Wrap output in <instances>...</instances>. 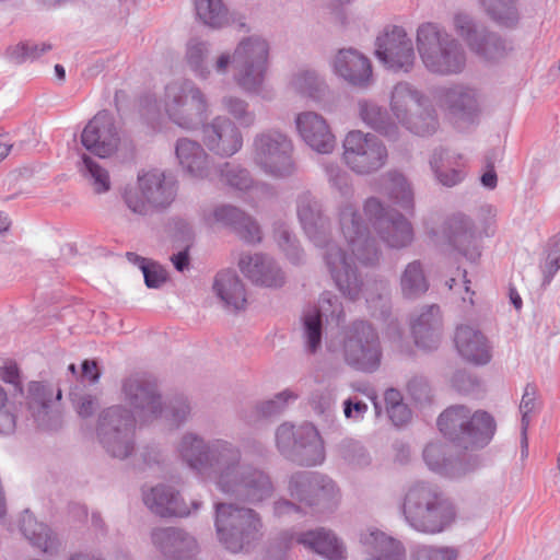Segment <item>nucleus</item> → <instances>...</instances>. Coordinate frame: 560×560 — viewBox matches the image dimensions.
I'll list each match as a JSON object with an SVG mask.
<instances>
[{"label": "nucleus", "mask_w": 560, "mask_h": 560, "mask_svg": "<svg viewBox=\"0 0 560 560\" xmlns=\"http://www.w3.org/2000/svg\"><path fill=\"white\" fill-rule=\"evenodd\" d=\"M364 215L366 222L361 225L352 206L345 207L340 212L341 231L360 261L364 264L370 261V258L362 254L369 246L370 229L392 247H402L412 241L410 223L401 215H395L385 210L378 200L374 198L366 200Z\"/></svg>", "instance_id": "obj_1"}, {"label": "nucleus", "mask_w": 560, "mask_h": 560, "mask_svg": "<svg viewBox=\"0 0 560 560\" xmlns=\"http://www.w3.org/2000/svg\"><path fill=\"white\" fill-rule=\"evenodd\" d=\"M402 513L417 530L441 533L455 520L453 504L438 489L424 482L410 486L404 497Z\"/></svg>", "instance_id": "obj_2"}, {"label": "nucleus", "mask_w": 560, "mask_h": 560, "mask_svg": "<svg viewBox=\"0 0 560 560\" xmlns=\"http://www.w3.org/2000/svg\"><path fill=\"white\" fill-rule=\"evenodd\" d=\"M268 50L266 40L258 37L247 38L238 44L233 56L221 54L214 62V70L225 73L232 69L242 88L255 90L262 81Z\"/></svg>", "instance_id": "obj_3"}, {"label": "nucleus", "mask_w": 560, "mask_h": 560, "mask_svg": "<svg viewBox=\"0 0 560 560\" xmlns=\"http://www.w3.org/2000/svg\"><path fill=\"white\" fill-rule=\"evenodd\" d=\"M154 107L184 128L201 122L208 110L205 95L189 81L167 84L163 96L158 102L154 101Z\"/></svg>", "instance_id": "obj_4"}, {"label": "nucleus", "mask_w": 560, "mask_h": 560, "mask_svg": "<svg viewBox=\"0 0 560 560\" xmlns=\"http://www.w3.org/2000/svg\"><path fill=\"white\" fill-rule=\"evenodd\" d=\"M418 51L424 66L441 74L459 72L465 65V56L456 42L441 33L432 23L423 24L417 35Z\"/></svg>", "instance_id": "obj_5"}, {"label": "nucleus", "mask_w": 560, "mask_h": 560, "mask_svg": "<svg viewBox=\"0 0 560 560\" xmlns=\"http://www.w3.org/2000/svg\"><path fill=\"white\" fill-rule=\"evenodd\" d=\"M215 525L220 541L232 552L242 551L258 539L261 527L253 510L225 503L217 504Z\"/></svg>", "instance_id": "obj_6"}, {"label": "nucleus", "mask_w": 560, "mask_h": 560, "mask_svg": "<svg viewBox=\"0 0 560 560\" xmlns=\"http://www.w3.org/2000/svg\"><path fill=\"white\" fill-rule=\"evenodd\" d=\"M440 431L452 440L469 439L474 445H485L495 432L493 418L477 411L472 416L463 406H453L441 413L438 420Z\"/></svg>", "instance_id": "obj_7"}, {"label": "nucleus", "mask_w": 560, "mask_h": 560, "mask_svg": "<svg viewBox=\"0 0 560 560\" xmlns=\"http://www.w3.org/2000/svg\"><path fill=\"white\" fill-rule=\"evenodd\" d=\"M343 358L350 366L363 372H373L378 368L381 348L371 325L358 322L350 327L343 342Z\"/></svg>", "instance_id": "obj_8"}, {"label": "nucleus", "mask_w": 560, "mask_h": 560, "mask_svg": "<svg viewBox=\"0 0 560 560\" xmlns=\"http://www.w3.org/2000/svg\"><path fill=\"white\" fill-rule=\"evenodd\" d=\"M343 160L355 173L369 174L381 168L387 160V150L374 135L351 131L343 141Z\"/></svg>", "instance_id": "obj_9"}, {"label": "nucleus", "mask_w": 560, "mask_h": 560, "mask_svg": "<svg viewBox=\"0 0 560 560\" xmlns=\"http://www.w3.org/2000/svg\"><path fill=\"white\" fill-rule=\"evenodd\" d=\"M175 197V187L165 182L164 174L153 171L139 176L138 185L125 192V201L135 213H147L151 208H163Z\"/></svg>", "instance_id": "obj_10"}, {"label": "nucleus", "mask_w": 560, "mask_h": 560, "mask_svg": "<svg viewBox=\"0 0 560 560\" xmlns=\"http://www.w3.org/2000/svg\"><path fill=\"white\" fill-rule=\"evenodd\" d=\"M254 161L267 174L281 177L291 174L292 143L280 132L262 133L255 140Z\"/></svg>", "instance_id": "obj_11"}, {"label": "nucleus", "mask_w": 560, "mask_h": 560, "mask_svg": "<svg viewBox=\"0 0 560 560\" xmlns=\"http://www.w3.org/2000/svg\"><path fill=\"white\" fill-rule=\"evenodd\" d=\"M390 108L396 118L417 135L425 136L436 128V119L422 112L420 96L408 84L400 83L394 88Z\"/></svg>", "instance_id": "obj_12"}, {"label": "nucleus", "mask_w": 560, "mask_h": 560, "mask_svg": "<svg viewBox=\"0 0 560 560\" xmlns=\"http://www.w3.org/2000/svg\"><path fill=\"white\" fill-rule=\"evenodd\" d=\"M492 232L491 215L477 224L464 214H455L447 219L443 230L446 241L469 260H476L480 256L477 240Z\"/></svg>", "instance_id": "obj_13"}, {"label": "nucleus", "mask_w": 560, "mask_h": 560, "mask_svg": "<svg viewBox=\"0 0 560 560\" xmlns=\"http://www.w3.org/2000/svg\"><path fill=\"white\" fill-rule=\"evenodd\" d=\"M121 142L119 129L112 114L98 112L84 127L81 133L82 145L98 158L113 155Z\"/></svg>", "instance_id": "obj_14"}, {"label": "nucleus", "mask_w": 560, "mask_h": 560, "mask_svg": "<svg viewBox=\"0 0 560 560\" xmlns=\"http://www.w3.org/2000/svg\"><path fill=\"white\" fill-rule=\"evenodd\" d=\"M133 428L135 419L120 408H110L102 416L103 442L114 457L125 458L131 453L128 438Z\"/></svg>", "instance_id": "obj_15"}, {"label": "nucleus", "mask_w": 560, "mask_h": 560, "mask_svg": "<svg viewBox=\"0 0 560 560\" xmlns=\"http://www.w3.org/2000/svg\"><path fill=\"white\" fill-rule=\"evenodd\" d=\"M376 56L390 70L408 71L412 68L416 56L411 40L400 27H394L377 38Z\"/></svg>", "instance_id": "obj_16"}, {"label": "nucleus", "mask_w": 560, "mask_h": 560, "mask_svg": "<svg viewBox=\"0 0 560 560\" xmlns=\"http://www.w3.org/2000/svg\"><path fill=\"white\" fill-rule=\"evenodd\" d=\"M203 142L208 149L221 156H230L242 147V137L226 118H217L203 128Z\"/></svg>", "instance_id": "obj_17"}, {"label": "nucleus", "mask_w": 560, "mask_h": 560, "mask_svg": "<svg viewBox=\"0 0 560 560\" xmlns=\"http://www.w3.org/2000/svg\"><path fill=\"white\" fill-rule=\"evenodd\" d=\"M238 474L235 468H228L219 478V486L222 491H235L237 494L245 497L249 502H259L271 494V485L267 476L260 471H254L250 476L243 477L235 483L234 488L229 486L230 480H235Z\"/></svg>", "instance_id": "obj_18"}, {"label": "nucleus", "mask_w": 560, "mask_h": 560, "mask_svg": "<svg viewBox=\"0 0 560 560\" xmlns=\"http://www.w3.org/2000/svg\"><path fill=\"white\" fill-rule=\"evenodd\" d=\"M296 127L304 141L319 153H329L335 148V137L326 120L312 112L300 114Z\"/></svg>", "instance_id": "obj_19"}, {"label": "nucleus", "mask_w": 560, "mask_h": 560, "mask_svg": "<svg viewBox=\"0 0 560 560\" xmlns=\"http://www.w3.org/2000/svg\"><path fill=\"white\" fill-rule=\"evenodd\" d=\"M455 346L459 354L468 362L486 364L491 359L487 338L475 327L458 326L455 332Z\"/></svg>", "instance_id": "obj_20"}, {"label": "nucleus", "mask_w": 560, "mask_h": 560, "mask_svg": "<svg viewBox=\"0 0 560 560\" xmlns=\"http://www.w3.org/2000/svg\"><path fill=\"white\" fill-rule=\"evenodd\" d=\"M335 70L354 85H364L372 77L368 58L352 49L339 50L335 60Z\"/></svg>", "instance_id": "obj_21"}, {"label": "nucleus", "mask_w": 560, "mask_h": 560, "mask_svg": "<svg viewBox=\"0 0 560 560\" xmlns=\"http://www.w3.org/2000/svg\"><path fill=\"white\" fill-rule=\"evenodd\" d=\"M124 392L131 406L135 407L139 417H156L160 411V397L151 383L140 380H128L124 385Z\"/></svg>", "instance_id": "obj_22"}, {"label": "nucleus", "mask_w": 560, "mask_h": 560, "mask_svg": "<svg viewBox=\"0 0 560 560\" xmlns=\"http://www.w3.org/2000/svg\"><path fill=\"white\" fill-rule=\"evenodd\" d=\"M326 259L339 290L350 299H355L361 285L346 255L339 248L331 247L327 253Z\"/></svg>", "instance_id": "obj_23"}, {"label": "nucleus", "mask_w": 560, "mask_h": 560, "mask_svg": "<svg viewBox=\"0 0 560 560\" xmlns=\"http://www.w3.org/2000/svg\"><path fill=\"white\" fill-rule=\"evenodd\" d=\"M241 271L254 283L277 287L283 282L282 275L273 264L261 255H246L238 262Z\"/></svg>", "instance_id": "obj_24"}, {"label": "nucleus", "mask_w": 560, "mask_h": 560, "mask_svg": "<svg viewBox=\"0 0 560 560\" xmlns=\"http://www.w3.org/2000/svg\"><path fill=\"white\" fill-rule=\"evenodd\" d=\"M296 541L325 557L328 560H342L346 550L338 539L329 532L316 530L301 534Z\"/></svg>", "instance_id": "obj_25"}, {"label": "nucleus", "mask_w": 560, "mask_h": 560, "mask_svg": "<svg viewBox=\"0 0 560 560\" xmlns=\"http://www.w3.org/2000/svg\"><path fill=\"white\" fill-rule=\"evenodd\" d=\"M145 505L161 516H185L188 510L182 505L178 497L164 487L152 488L144 493Z\"/></svg>", "instance_id": "obj_26"}, {"label": "nucleus", "mask_w": 560, "mask_h": 560, "mask_svg": "<svg viewBox=\"0 0 560 560\" xmlns=\"http://www.w3.org/2000/svg\"><path fill=\"white\" fill-rule=\"evenodd\" d=\"M440 310L435 305L429 306L412 324L411 329L418 347L431 350L439 343L436 326L439 324Z\"/></svg>", "instance_id": "obj_27"}, {"label": "nucleus", "mask_w": 560, "mask_h": 560, "mask_svg": "<svg viewBox=\"0 0 560 560\" xmlns=\"http://www.w3.org/2000/svg\"><path fill=\"white\" fill-rule=\"evenodd\" d=\"M213 215L215 221L232 225L246 242L255 243L260 241L258 225L236 208L221 207L214 211Z\"/></svg>", "instance_id": "obj_28"}, {"label": "nucleus", "mask_w": 560, "mask_h": 560, "mask_svg": "<svg viewBox=\"0 0 560 560\" xmlns=\"http://www.w3.org/2000/svg\"><path fill=\"white\" fill-rule=\"evenodd\" d=\"M214 290L226 305L235 310H241L246 304L244 285L233 271L219 272L214 281Z\"/></svg>", "instance_id": "obj_29"}, {"label": "nucleus", "mask_w": 560, "mask_h": 560, "mask_svg": "<svg viewBox=\"0 0 560 560\" xmlns=\"http://www.w3.org/2000/svg\"><path fill=\"white\" fill-rule=\"evenodd\" d=\"M179 163L194 176H203L207 156L200 145L194 141L182 139L176 145Z\"/></svg>", "instance_id": "obj_30"}, {"label": "nucleus", "mask_w": 560, "mask_h": 560, "mask_svg": "<svg viewBox=\"0 0 560 560\" xmlns=\"http://www.w3.org/2000/svg\"><path fill=\"white\" fill-rule=\"evenodd\" d=\"M454 25L457 33L466 38L472 50L483 55L489 59L495 57V54L492 50H498L497 43H494L492 38H485V43L481 44L477 43L475 40L476 32L474 31L471 22L468 19V16H466L463 13L456 14L454 18Z\"/></svg>", "instance_id": "obj_31"}, {"label": "nucleus", "mask_w": 560, "mask_h": 560, "mask_svg": "<svg viewBox=\"0 0 560 560\" xmlns=\"http://www.w3.org/2000/svg\"><path fill=\"white\" fill-rule=\"evenodd\" d=\"M195 9L199 20L210 27H222L229 22L222 0H195Z\"/></svg>", "instance_id": "obj_32"}, {"label": "nucleus", "mask_w": 560, "mask_h": 560, "mask_svg": "<svg viewBox=\"0 0 560 560\" xmlns=\"http://www.w3.org/2000/svg\"><path fill=\"white\" fill-rule=\"evenodd\" d=\"M82 166L80 172L90 182L94 191L103 194L110 188V177L107 172L97 161L93 158L82 154Z\"/></svg>", "instance_id": "obj_33"}, {"label": "nucleus", "mask_w": 560, "mask_h": 560, "mask_svg": "<svg viewBox=\"0 0 560 560\" xmlns=\"http://www.w3.org/2000/svg\"><path fill=\"white\" fill-rule=\"evenodd\" d=\"M301 435H305L308 440L307 444L301 443L303 450L301 463L307 466L323 463L324 445L316 428L306 424L301 428Z\"/></svg>", "instance_id": "obj_34"}, {"label": "nucleus", "mask_w": 560, "mask_h": 560, "mask_svg": "<svg viewBox=\"0 0 560 560\" xmlns=\"http://www.w3.org/2000/svg\"><path fill=\"white\" fill-rule=\"evenodd\" d=\"M365 541L374 548L375 560H400L402 557L400 544L383 533L373 532Z\"/></svg>", "instance_id": "obj_35"}, {"label": "nucleus", "mask_w": 560, "mask_h": 560, "mask_svg": "<svg viewBox=\"0 0 560 560\" xmlns=\"http://www.w3.org/2000/svg\"><path fill=\"white\" fill-rule=\"evenodd\" d=\"M21 528L25 537L43 551L47 552L52 546L49 529L43 523H38L33 515L25 513L22 517Z\"/></svg>", "instance_id": "obj_36"}, {"label": "nucleus", "mask_w": 560, "mask_h": 560, "mask_svg": "<svg viewBox=\"0 0 560 560\" xmlns=\"http://www.w3.org/2000/svg\"><path fill=\"white\" fill-rule=\"evenodd\" d=\"M401 289L406 296L413 298L428 290V283L419 262L409 264L401 277Z\"/></svg>", "instance_id": "obj_37"}, {"label": "nucleus", "mask_w": 560, "mask_h": 560, "mask_svg": "<svg viewBox=\"0 0 560 560\" xmlns=\"http://www.w3.org/2000/svg\"><path fill=\"white\" fill-rule=\"evenodd\" d=\"M180 453L190 467L201 470L209 460V452L202 441L196 436H186L180 446Z\"/></svg>", "instance_id": "obj_38"}, {"label": "nucleus", "mask_w": 560, "mask_h": 560, "mask_svg": "<svg viewBox=\"0 0 560 560\" xmlns=\"http://www.w3.org/2000/svg\"><path fill=\"white\" fill-rule=\"evenodd\" d=\"M446 102L454 112H472L477 108L476 95L470 89H456L447 92Z\"/></svg>", "instance_id": "obj_39"}, {"label": "nucleus", "mask_w": 560, "mask_h": 560, "mask_svg": "<svg viewBox=\"0 0 560 560\" xmlns=\"http://www.w3.org/2000/svg\"><path fill=\"white\" fill-rule=\"evenodd\" d=\"M388 190L390 196L402 209L412 207V192L405 177L400 174L390 175Z\"/></svg>", "instance_id": "obj_40"}, {"label": "nucleus", "mask_w": 560, "mask_h": 560, "mask_svg": "<svg viewBox=\"0 0 560 560\" xmlns=\"http://www.w3.org/2000/svg\"><path fill=\"white\" fill-rule=\"evenodd\" d=\"M305 336L311 352H315L320 345L322 320L320 312L316 308L304 316Z\"/></svg>", "instance_id": "obj_41"}, {"label": "nucleus", "mask_w": 560, "mask_h": 560, "mask_svg": "<svg viewBox=\"0 0 560 560\" xmlns=\"http://www.w3.org/2000/svg\"><path fill=\"white\" fill-rule=\"evenodd\" d=\"M488 13L495 20L509 25L515 21V9L510 0H480Z\"/></svg>", "instance_id": "obj_42"}, {"label": "nucleus", "mask_w": 560, "mask_h": 560, "mask_svg": "<svg viewBox=\"0 0 560 560\" xmlns=\"http://www.w3.org/2000/svg\"><path fill=\"white\" fill-rule=\"evenodd\" d=\"M444 161L446 162L447 165L451 164L450 158L448 156L444 158V153L440 152L439 154H434L433 160L431 161V164L434 168V172H435L440 183H442L444 186L451 187V186L456 185L457 183H459L463 179V172H462V170H455V168H452L450 172L443 171L438 165V163L442 162V166H445Z\"/></svg>", "instance_id": "obj_43"}, {"label": "nucleus", "mask_w": 560, "mask_h": 560, "mask_svg": "<svg viewBox=\"0 0 560 560\" xmlns=\"http://www.w3.org/2000/svg\"><path fill=\"white\" fill-rule=\"evenodd\" d=\"M51 49L49 44H43L40 47L33 43H20L11 49V57L16 61L22 62L25 60H33L38 58L42 54Z\"/></svg>", "instance_id": "obj_44"}, {"label": "nucleus", "mask_w": 560, "mask_h": 560, "mask_svg": "<svg viewBox=\"0 0 560 560\" xmlns=\"http://www.w3.org/2000/svg\"><path fill=\"white\" fill-rule=\"evenodd\" d=\"M535 407V392L534 388L526 387L522 397L520 409L522 412V447L523 452L527 450V429L529 424V413Z\"/></svg>", "instance_id": "obj_45"}, {"label": "nucleus", "mask_w": 560, "mask_h": 560, "mask_svg": "<svg viewBox=\"0 0 560 560\" xmlns=\"http://www.w3.org/2000/svg\"><path fill=\"white\" fill-rule=\"evenodd\" d=\"M326 486L323 487L320 491H317L308 479L298 476L294 477L290 482V491L292 497L296 498L301 503L305 502L306 504H311L306 498L303 495L304 493L314 494L318 500L322 498V492H324Z\"/></svg>", "instance_id": "obj_46"}, {"label": "nucleus", "mask_w": 560, "mask_h": 560, "mask_svg": "<svg viewBox=\"0 0 560 560\" xmlns=\"http://www.w3.org/2000/svg\"><path fill=\"white\" fill-rule=\"evenodd\" d=\"M457 553L451 548L424 547L417 551V560H455Z\"/></svg>", "instance_id": "obj_47"}, {"label": "nucleus", "mask_w": 560, "mask_h": 560, "mask_svg": "<svg viewBox=\"0 0 560 560\" xmlns=\"http://www.w3.org/2000/svg\"><path fill=\"white\" fill-rule=\"evenodd\" d=\"M225 107L230 114H232L236 119L241 120L242 124L249 126L254 121V117L252 114L246 112V104L238 98H226Z\"/></svg>", "instance_id": "obj_48"}, {"label": "nucleus", "mask_w": 560, "mask_h": 560, "mask_svg": "<svg viewBox=\"0 0 560 560\" xmlns=\"http://www.w3.org/2000/svg\"><path fill=\"white\" fill-rule=\"evenodd\" d=\"M0 378L8 384L14 386L15 390L20 395L23 394V387L21 384L20 371L15 362L8 361L0 369Z\"/></svg>", "instance_id": "obj_49"}, {"label": "nucleus", "mask_w": 560, "mask_h": 560, "mask_svg": "<svg viewBox=\"0 0 560 560\" xmlns=\"http://www.w3.org/2000/svg\"><path fill=\"white\" fill-rule=\"evenodd\" d=\"M145 284L149 288H159L166 280V271L154 264L142 266Z\"/></svg>", "instance_id": "obj_50"}, {"label": "nucleus", "mask_w": 560, "mask_h": 560, "mask_svg": "<svg viewBox=\"0 0 560 560\" xmlns=\"http://www.w3.org/2000/svg\"><path fill=\"white\" fill-rule=\"evenodd\" d=\"M423 457L429 468L432 470H439L444 465L443 452L439 445H428L423 451Z\"/></svg>", "instance_id": "obj_51"}, {"label": "nucleus", "mask_w": 560, "mask_h": 560, "mask_svg": "<svg viewBox=\"0 0 560 560\" xmlns=\"http://www.w3.org/2000/svg\"><path fill=\"white\" fill-rule=\"evenodd\" d=\"M298 213L304 230L306 233L311 234L312 229L316 226L319 217L313 211L310 205L299 206Z\"/></svg>", "instance_id": "obj_52"}, {"label": "nucleus", "mask_w": 560, "mask_h": 560, "mask_svg": "<svg viewBox=\"0 0 560 560\" xmlns=\"http://www.w3.org/2000/svg\"><path fill=\"white\" fill-rule=\"evenodd\" d=\"M222 176L231 185L238 189H247L249 187V178L245 170L228 171Z\"/></svg>", "instance_id": "obj_53"}, {"label": "nucleus", "mask_w": 560, "mask_h": 560, "mask_svg": "<svg viewBox=\"0 0 560 560\" xmlns=\"http://www.w3.org/2000/svg\"><path fill=\"white\" fill-rule=\"evenodd\" d=\"M387 413L395 425L405 424L411 417L409 408L404 402L388 408Z\"/></svg>", "instance_id": "obj_54"}, {"label": "nucleus", "mask_w": 560, "mask_h": 560, "mask_svg": "<svg viewBox=\"0 0 560 560\" xmlns=\"http://www.w3.org/2000/svg\"><path fill=\"white\" fill-rule=\"evenodd\" d=\"M294 438L295 433L290 424H282L277 431V443L280 447L289 446Z\"/></svg>", "instance_id": "obj_55"}, {"label": "nucleus", "mask_w": 560, "mask_h": 560, "mask_svg": "<svg viewBox=\"0 0 560 560\" xmlns=\"http://www.w3.org/2000/svg\"><path fill=\"white\" fill-rule=\"evenodd\" d=\"M95 405V398L90 395L83 396L77 405L78 413L83 418L90 417L93 413Z\"/></svg>", "instance_id": "obj_56"}, {"label": "nucleus", "mask_w": 560, "mask_h": 560, "mask_svg": "<svg viewBox=\"0 0 560 560\" xmlns=\"http://www.w3.org/2000/svg\"><path fill=\"white\" fill-rule=\"evenodd\" d=\"M82 374L91 382H97L100 378V371L97 363L93 360H85L82 363Z\"/></svg>", "instance_id": "obj_57"}, {"label": "nucleus", "mask_w": 560, "mask_h": 560, "mask_svg": "<svg viewBox=\"0 0 560 560\" xmlns=\"http://www.w3.org/2000/svg\"><path fill=\"white\" fill-rule=\"evenodd\" d=\"M560 268V248L557 252H550L548 254L545 270L549 276H553Z\"/></svg>", "instance_id": "obj_58"}, {"label": "nucleus", "mask_w": 560, "mask_h": 560, "mask_svg": "<svg viewBox=\"0 0 560 560\" xmlns=\"http://www.w3.org/2000/svg\"><path fill=\"white\" fill-rule=\"evenodd\" d=\"M15 420L12 413L4 408L0 409V433H8L14 429Z\"/></svg>", "instance_id": "obj_59"}, {"label": "nucleus", "mask_w": 560, "mask_h": 560, "mask_svg": "<svg viewBox=\"0 0 560 560\" xmlns=\"http://www.w3.org/2000/svg\"><path fill=\"white\" fill-rule=\"evenodd\" d=\"M368 407L363 402H360V401H357V402H352L351 400H347L345 402V416L347 418H351L352 417V411L354 410L355 411V418H360L363 416V413L366 411Z\"/></svg>", "instance_id": "obj_60"}, {"label": "nucleus", "mask_w": 560, "mask_h": 560, "mask_svg": "<svg viewBox=\"0 0 560 560\" xmlns=\"http://www.w3.org/2000/svg\"><path fill=\"white\" fill-rule=\"evenodd\" d=\"M374 114L378 116L381 113L375 107H371V109H369L368 106H362L361 107V116H362V118L369 125L373 126L374 128L381 129V127L378 126V121H377L376 117H374Z\"/></svg>", "instance_id": "obj_61"}, {"label": "nucleus", "mask_w": 560, "mask_h": 560, "mask_svg": "<svg viewBox=\"0 0 560 560\" xmlns=\"http://www.w3.org/2000/svg\"><path fill=\"white\" fill-rule=\"evenodd\" d=\"M45 390L46 386L40 382H32L28 385L30 394L35 396L38 402H40L44 407H46V399L43 397Z\"/></svg>", "instance_id": "obj_62"}, {"label": "nucleus", "mask_w": 560, "mask_h": 560, "mask_svg": "<svg viewBox=\"0 0 560 560\" xmlns=\"http://www.w3.org/2000/svg\"><path fill=\"white\" fill-rule=\"evenodd\" d=\"M289 398H293V396L291 394H289L288 392H283V393L279 394L277 396V400L267 401L265 404L264 413L271 415L272 412L276 411L278 401L285 402Z\"/></svg>", "instance_id": "obj_63"}, {"label": "nucleus", "mask_w": 560, "mask_h": 560, "mask_svg": "<svg viewBox=\"0 0 560 560\" xmlns=\"http://www.w3.org/2000/svg\"><path fill=\"white\" fill-rule=\"evenodd\" d=\"M385 402H386V410L388 408H392L393 406H397L398 404L402 402L401 394L394 388H389L385 393Z\"/></svg>", "instance_id": "obj_64"}]
</instances>
